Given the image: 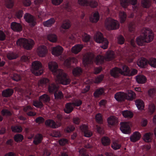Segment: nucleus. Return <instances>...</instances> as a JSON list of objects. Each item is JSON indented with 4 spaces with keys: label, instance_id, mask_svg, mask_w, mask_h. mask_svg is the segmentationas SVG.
<instances>
[{
    "label": "nucleus",
    "instance_id": "obj_43",
    "mask_svg": "<svg viewBox=\"0 0 156 156\" xmlns=\"http://www.w3.org/2000/svg\"><path fill=\"white\" fill-rule=\"evenodd\" d=\"M47 39L51 42H55L57 41V37L55 34H51L48 35Z\"/></svg>",
    "mask_w": 156,
    "mask_h": 156
},
{
    "label": "nucleus",
    "instance_id": "obj_2",
    "mask_svg": "<svg viewBox=\"0 0 156 156\" xmlns=\"http://www.w3.org/2000/svg\"><path fill=\"white\" fill-rule=\"evenodd\" d=\"M48 68L53 75L56 76L57 80L61 84L67 85L69 84L70 80L67 77L63 70L58 69V64L55 62H51L48 64Z\"/></svg>",
    "mask_w": 156,
    "mask_h": 156
},
{
    "label": "nucleus",
    "instance_id": "obj_56",
    "mask_svg": "<svg viewBox=\"0 0 156 156\" xmlns=\"http://www.w3.org/2000/svg\"><path fill=\"white\" fill-rule=\"evenodd\" d=\"M12 131L14 132L20 133L23 130V128L20 126H16L11 127Z\"/></svg>",
    "mask_w": 156,
    "mask_h": 156
},
{
    "label": "nucleus",
    "instance_id": "obj_32",
    "mask_svg": "<svg viewBox=\"0 0 156 156\" xmlns=\"http://www.w3.org/2000/svg\"><path fill=\"white\" fill-rule=\"evenodd\" d=\"M55 22L54 18H51L43 22V24L44 27H51Z\"/></svg>",
    "mask_w": 156,
    "mask_h": 156
},
{
    "label": "nucleus",
    "instance_id": "obj_5",
    "mask_svg": "<svg viewBox=\"0 0 156 156\" xmlns=\"http://www.w3.org/2000/svg\"><path fill=\"white\" fill-rule=\"evenodd\" d=\"M17 45L23 46L24 48L30 50L31 49L34 44V41L31 39L28 40L24 38L18 39L16 41Z\"/></svg>",
    "mask_w": 156,
    "mask_h": 156
},
{
    "label": "nucleus",
    "instance_id": "obj_15",
    "mask_svg": "<svg viewBox=\"0 0 156 156\" xmlns=\"http://www.w3.org/2000/svg\"><path fill=\"white\" fill-rule=\"evenodd\" d=\"M37 51L40 57H44L47 54L48 49L45 46L43 45H41L37 48Z\"/></svg>",
    "mask_w": 156,
    "mask_h": 156
},
{
    "label": "nucleus",
    "instance_id": "obj_55",
    "mask_svg": "<svg viewBox=\"0 0 156 156\" xmlns=\"http://www.w3.org/2000/svg\"><path fill=\"white\" fill-rule=\"evenodd\" d=\"M17 57V55L16 53L12 52H10L7 54V57L9 60L15 59Z\"/></svg>",
    "mask_w": 156,
    "mask_h": 156
},
{
    "label": "nucleus",
    "instance_id": "obj_31",
    "mask_svg": "<svg viewBox=\"0 0 156 156\" xmlns=\"http://www.w3.org/2000/svg\"><path fill=\"white\" fill-rule=\"evenodd\" d=\"M122 114L125 118L131 119L133 116V113L132 112L128 110L122 111Z\"/></svg>",
    "mask_w": 156,
    "mask_h": 156
},
{
    "label": "nucleus",
    "instance_id": "obj_33",
    "mask_svg": "<svg viewBox=\"0 0 156 156\" xmlns=\"http://www.w3.org/2000/svg\"><path fill=\"white\" fill-rule=\"evenodd\" d=\"M136 82L138 83L143 84L145 83L147 81L146 77L142 75H138L136 77Z\"/></svg>",
    "mask_w": 156,
    "mask_h": 156
},
{
    "label": "nucleus",
    "instance_id": "obj_1",
    "mask_svg": "<svg viewBox=\"0 0 156 156\" xmlns=\"http://www.w3.org/2000/svg\"><path fill=\"white\" fill-rule=\"evenodd\" d=\"M115 57L114 52L112 51H110L107 52L105 57L99 55L94 58L93 56H91L89 55L86 56L83 58V62L85 67L90 68L93 66L94 62L97 65H100L104 62L105 60L107 61H110L113 60Z\"/></svg>",
    "mask_w": 156,
    "mask_h": 156
},
{
    "label": "nucleus",
    "instance_id": "obj_28",
    "mask_svg": "<svg viewBox=\"0 0 156 156\" xmlns=\"http://www.w3.org/2000/svg\"><path fill=\"white\" fill-rule=\"evenodd\" d=\"M72 62L73 63H76L77 62V60L75 58L72 57L66 60L64 63L67 68H70L71 67V63Z\"/></svg>",
    "mask_w": 156,
    "mask_h": 156
},
{
    "label": "nucleus",
    "instance_id": "obj_9",
    "mask_svg": "<svg viewBox=\"0 0 156 156\" xmlns=\"http://www.w3.org/2000/svg\"><path fill=\"white\" fill-rule=\"evenodd\" d=\"M26 22L28 23L31 27H34L36 24V19L35 17L28 13H25L23 16Z\"/></svg>",
    "mask_w": 156,
    "mask_h": 156
},
{
    "label": "nucleus",
    "instance_id": "obj_57",
    "mask_svg": "<svg viewBox=\"0 0 156 156\" xmlns=\"http://www.w3.org/2000/svg\"><path fill=\"white\" fill-rule=\"evenodd\" d=\"M95 119L97 122L100 124L102 123L103 118L101 113H99L95 115Z\"/></svg>",
    "mask_w": 156,
    "mask_h": 156
},
{
    "label": "nucleus",
    "instance_id": "obj_17",
    "mask_svg": "<svg viewBox=\"0 0 156 156\" xmlns=\"http://www.w3.org/2000/svg\"><path fill=\"white\" fill-rule=\"evenodd\" d=\"M45 124L47 126L53 129H56L60 126L58 124L56 123L54 121L51 119L46 120L45 122Z\"/></svg>",
    "mask_w": 156,
    "mask_h": 156
},
{
    "label": "nucleus",
    "instance_id": "obj_42",
    "mask_svg": "<svg viewBox=\"0 0 156 156\" xmlns=\"http://www.w3.org/2000/svg\"><path fill=\"white\" fill-rule=\"evenodd\" d=\"M33 104L35 107L41 108L44 106L43 103L41 100H34L33 101Z\"/></svg>",
    "mask_w": 156,
    "mask_h": 156
},
{
    "label": "nucleus",
    "instance_id": "obj_8",
    "mask_svg": "<svg viewBox=\"0 0 156 156\" xmlns=\"http://www.w3.org/2000/svg\"><path fill=\"white\" fill-rule=\"evenodd\" d=\"M32 73L37 76L41 75L43 72L42 65L38 61L32 62Z\"/></svg>",
    "mask_w": 156,
    "mask_h": 156
},
{
    "label": "nucleus",
    "instance_id": "obj_59",
    "mask_svg": "<svg viewBox=\"0 0 156 156\" xmlns=\"http://www.w3.org/2000/svg\"><path fill=\"white\" fill-rule=\"evenodd\" d=\"M90 38V36L86 33H84L82 35V40L84 42H89Z\"/></svg>",
    "mask_w": 156,
    "mask_h": 156
},
{
    "label": "nucleus",
    "instance_id": "obj_54",
    "mask_svg": "<svg viewBox=\"0 0 156 156\" xmlns=\"http://www.w3.org/2000/svg\"><path fill=\"white\" fill-rule=\"evenodd\" d=\"M74 107H79L82 104V101L80 99H76L71 102Z\"/></svg>",
    "mask_w": 156,
    "mask_h": 156
},
{
    "label": "nucleus",
    "instance_id": "obj_7",
    "mask_svg": "<svg viewBox=\"0 0 156 156\" xmlns=\"http://www.w3.org/2000/svg\"><path fill=\"white\" fill-rule=\"evenodd\" d=\"M94 38L95 41L98 43H102L101 48L105 49L107 48L108 44V40L103 37V34L101 32H97L94 35Z\"/></svg>",
    "mask_w": 156,
    "mask_h": 156
},
{
    "label": "nucleus",
    "instance_id": "obj_34",
    "mask_svg": "<svg viewBox=\"0 0 156 156\" xmlns=\"http://www.w3.org/2000/svg\"><path fill=\"white\" fill-rule=\"evenodd\" d=\"M83 47L82 44H77L72 47L71 51L73 53L77 54L81 51Z\"/></svg>",
    "mask_w": 156,
    "mask_h": 156
},
{
    "label": "nucleus",
    "instance_id": "obj_40",
    "mask_svg": "<svg viewBox=\"0 0 156 156\" xmlns=\"http://www.w3.org/2000/svg\"><path fill=\"white\" fill-rule=\"evenodd\" d=\"M136 94L132 90L129 91L128 94H126V99L130 101H132L135 98Z\"/></svg>",
    "mask_w": 156,
    "mask_h": 156
},
{
    "label": "nucleus",
    "instance_id": "obj_26",
    "mask_svg": "<svg viewBox=\"0 0 156 156\" xmlns=\"http://www.w3.org/2000/svg\"><path fill=\"white\" fill-rule=\"evenodd\" d=\"M107 121L109 127H111L116 124L117 120L116 118L114 116H110L107 119Z\"/></svg>",
    "mask_w": 156,
    "mask_h": 156
},
{
    "label": "nucleus",
    "instance_id": "obj_21",
    "mask_svg": "<svg viewBox=\"0 0 156 156\" xmlns=\"http://www.w3.org/2000/svg\"><path fill=\"white\" fill-rule=\"evenodd\" d=\"M141 136L140 133L138 131H136L134 132L130 137V139L132 142H135L139 140Z\"/></svg>",
    "mask_w": 156,
    "mask_h": 156
},
{
    "label": "nucleus",
    "instance_id": "obj_58",
    "mask_svg": "<svg viewBox=\"0 0 156 156\" xmlns=\"http://www.w3.org/2000/svg\"><path fill=\"white\" fill-rule=\"evenodd\" d=\"M147 94L148 96L151 98H153L156 95V90L154 88H151L148 90Z\"/></svg>",
    "mask_w": 156,
    "mask_h": 156
},
{
    "label": "nucleus",
    "instance_id": "obj_35",
    "mask_svg": "<svg viewBox=\"0 0 156 156\" xmlns=\"http://www.w3.org/2000/svg\"><path fill=\"white\" fill-rule=\"evenodd\" d=\"M135 104L138 109L140 110H142L144 107V103L143 101L141 99L136 100L135 101Z\"/></svg>",
    "mask_w": 156,
    "mask_h": 156
},
{
    "label": "nucleus",
    "instance_id": "obj_19",
    "mask_svg": "<svg viewBox=\"0 0 156 156\" xmlns=\"http://www.w3.org/2000/svg\"><path fill=\"white\" fill-rule=\"evenodd\" d=\"M126 94L122 92L116 93L115 95V98L118 101H124L126 98Z\"/></svg>",
    "mask_w": 156,
    "mask_h": 156
},
{
    "label": "nucleus",
    "instance_id": "obj_64",
    "mask_svg": "<svg viewBox=\"0 0 156 156\" xmlns=\"http://www.w3.org/2000/svg\"><path fill=\"white\" fill-rule=\"evenodd\" d=\"M104 76L101 74L95 78V81L96 83H100L103 80Z\"/></svg>",
    "mask_w": 156,
    "mask_h": 156
},
{
    "label": "nucleus",
    "instance_id": "obj_12",
    "mask_svg": "<svg viewBox=\"0 0 156 156\" xmlns=\"http://www.w3.org/2000/svg\"><path fill=\"white\" fill-rule=\"evenodd\" d=\"M120 124V129L122 133L124 134H129L130 133L131 129L128 122H121Z\"/></svg>",
    "mask_w": 156,
    "mask_h": 156
},
{
    "label": "nucleus",
    "instance_id": "obj_18",
    "mask_svg": "<svg viewBox=\"0 0 156 156\" xmlns=\"http://www.w3.org/2000/svg\"><path fill=\"white\" fill-rule=\"evenodd\" d=\"M45 124L47 126L53 129H56L60 126L58 124L56 123L54 121L51 119L46 120L45 122Z\"/></svg>",
    "mask_w": 156,
    "mask_h": 156
},
{
    "label": "nucleus",
    "instance_id": "obj_52",
    "mask_svg": "<svg viewBox=\"0 0 156 156\" xmlns=\"http://www.w3.org/2000/svg\"><path fill=\"white\" fill-rule=\"evenodd\" d=\"M150 0H142L141 4L142 6L146 8H148L151 5Z\"/></svg>",
    "mask_w": 156,
    "mask_h": 156
},
{
    "label": "nucleus",
    "instance_id": "obj_39",
    "mask_svg": "<svg viewBox=\"0 0 156 156\" xmlns=\"http://www.w3.org/2000/svg\"><path fill=\"white\" fill-rule=\"evenodd\" d=\"M12 79L13 80L16 81H18L22 80H24L25 81H27V80L26 77H24L23 76L22 77L19 74L17 73H14L13 74Z\"/></svg>",
    "mask_w": 156,
    "mask_h": 156
},
{
    "label": "nucleus",
    "instance_id": "obj_61",
    "mask_svg": "<svg viewBox=\"0 0 156 156\" xmlns=\"http://www.w3.org/2000/svg\"><path fill=\"white\" fill-rule=\"evenodd\" d=\"M58 143L60 145L63 146L68 143V140L66 139L63 138L59 140Z\"/></svg>",
    "mask_w": 156,
    "mask_h": 156
},
{
    "label": "nucleus",
    "instance_id": "obj_3",
    "mask_svg": "<svg viewBox=\"0 0 156 156\" xmlns=\"http://www.w3.org/2000/svg\"><path fill=\"white\" fill-rule=\"evenodd\" d=\"M154 35L152 31L149 28L144 29L142 35L138 37L136 39V42L139 45L142 46L145 42H149L154 39Z\"/></svg>",
    "mask_w": 156,
    "mask_h": 156
},
{
    "label": "nucleus",
    "instance_id": "obj_22",
    "mask_svg": "<svg viewBox=\"0 0 156 156\" xmlns=\"http://www.w3.org/2000/svg\"><path fill=\"white\" fill-rule=\"evenodd\" d=\"M59 87L57 84L54 83L50 84L48 87V90L50 93H55L58 91L59 90Z\"/></svg>",
    "mask_w": 156,
    "mask_h": 156
},
{
    "label": "nucleus",
    "instance_id": "obj_53",
    "mask_svg": "<svg viewBox=\"0 0 156 156\" xmlns=\"http://www.w3.org/2000/svg\"><path fill=\"white\" fill-rule=\"evenodd\" d=\"M54 95L55 98L56 99H61L63 98L64 96L62 92L61 91H58L55 92L54 93Z\"/></svg>",
    "mask_w": 156,
    "mask_h": 156
},
{
    "label": "nucleus",
    "instance_id": "obj_16",
    "mask_svg": "<svg viewBox=\"0 0 156 156\" xmlns=\"http://www.w3.org/2000/svg\"><path fill=\"white\" fill-rule=\"evenodd\" d=\"M11 29L15 32H21L23 29L22 26L19 23L15 22H12L11 24Z\"/></svg>",
    "mask_w": 156,
    "mask_h": 156
},
{
    "label": "nucleus",
    "instance_id": "obj_24",
    "mask_svg": "<svg viewBox=\"0 0 156 156\" xmlns=\"http://www.w3.org/2000/svg\"><path fill=\"white\" fill-rule=\"evenodd\" d=\"M33 110V108L30 105L25 107L23 108L24 111L29 116H34L36 115V113L32 111Z\"/></svg>",
    "mask_w": 156,
    "mask_h": 156
},
{
    "label": "nucleus",
    "instance_id": "obj_10",
    "mask_svg": "<svg viewBox=\"0 0 156 156\" xmlns=\"http://www.w3.org/2000/svg\"><path fill=\"white\" fill-rule=\"evenodd\" d=\"M110 73L111 76L115 78L119 77L121 74L124 76V70L117 67L112 69L110 70Z\"/></svg>",
    "mask_w": 156,
    "mask_h": 156
},
{
    "label": "nucleus",
    "instance_id": "obj_51",
    "mask_svg": "<svg viewBox=\"0 0 156 156\" xmlns=\"http://www.w3.org/2000/svg\"><path fill=\"white\" fill-rule=\"evenodd\" d=\"M23 139L24 137L23 136L20 134H16L14 137V140L17 142L22 141L23 140Z\"/></svg>",
    "mask_w": 156,
    "mask_h": 156
},
{
    "label": "nucleus",
    "instance_id": "obj_60",
    "mask_svg": "<svg viewBox=\"0 0 156 156\" xmlns=\"http://www.w3.org/2000/svg\"><path fill=\"white\" fill-rule=\"evenodd\" d=\"M1 114L3 116H10L12 113L9 110L6 109H3L1 111Z\"/></svg>",
    "mask_w": 156,
    "mask_h": 156
},
{
    "label": "nucleus",
    "instance_id": "obj_4",
    "mask_svg": "<svg viewBox=\"0 0 156 156\" xmlns=\"http://www.w3.org/2000/svg\"><path fill=\"white\" fill-rule=\"evenodd\" d=\"M137 3V0H121L120 1L121 4L124 8H126L129 4L132 5L134 12L136 13V14L138 16L137 21L138 22L140 23L142 20L141 18L142 15V12L140 10L139 7L136 5Z\"/></svg>",
    "mask_w": 156,
    "mask_h": 156
},
{
    "label": "nucleus",
    "instance_id": "obj_13",
    "mask_svg": "<svg viewBox=\"0 0 156 156\" xmlns=\"http://www.w3.org/2000/svg\"><path fill=\"white\" fill-rule=\"evenodd\" d=\"M81 131L83 133L84 136L87 137H90L92 135V133L88 129V126L85 124H83L80 126Z\"/></svg>",
    "mask_w": 156,
    "mask_h": 156
},
{
    "label": "nucleus",
    "instance_id": "obj_46",
    "mask_svg": "<svg viewBox=\"0 0 156 156\" xmlns=\"http://www.w3.org/2000/svg\"><path fill=\"white\" fill-rule=\"evenodd\" d=\"M110 140L107 136L103 137L101 140L102 144L105 146H108L110 143Z\"/></svg>",
    "mask_w": 156,
    "mask_h": 156
},
{
    "label": "nucleus",
    "instance_id": "obj_50",
    "mask_svg": "<svg viewBox=\"0 0 156 156\" xmlns=\"http://www.w3.org/2000/svg\"><path fill=\"white\" fill-rule=\"evenodd\" d=\"M155 109V106L154 104L151 103L148 105V110L151 115L152 114L154 113Z\"/></svg>",
    "mask_w": 156,
    "mask_h": 156
},
{
    "label": "nucleus",
    "instance_id": "obj_41",
    "mask_svg": "<svg viewBox=\"0 0 156 156\" xmlns=\"http://www.w3.org/2000/svg\"><path fill=\"white\" fill-rule=\"evenodd\" d=\"M112 148L114 150L119 149L121 147V144L118 140H115L113 142L111 145Z\"/></svg>",
    "mask_w": 156,
    "mask_h": 156
},
{
    "label": "nucleus",
    "instance_id": "obj_47",
    "mask_svg": "<svg viewBox=\"0 0 156 156\" xmlns=\"http://www.w3.org/2000/svg\"><path fill=\"white\" fill-rule=\"evenodd\" d=\"M70 27V22L69 20H66L64 21L61 25V27L64 29H68Z\"/></svg>",
    "mask_w": 156,
    "mask_h": 156
},
{
    "label": "nucleus",
    "instance_id": "obj_6",
    "mask_svg": "<svg viewBox=\"0 0 156 156\" xmlns=\"http://www.w3.org/2000/svg\"><path fill=\"white\" fill-rule=\"evenodd\" d=\"M106 28L108 30H114L118 29L120 26L119 22L111 18H107L105 23Z\"/></svg>",
    "mask_w": 156,
    "mask_h": 156
},
{
    "label": "nucleus",
    "instance_id": "obj_29",
    "mask_svg": "<svg viewBox=\"0 0 156 156\" xmlns=\"http://www.w3.org/2000/svg\"><path fill=\"white\" fill-rule=\"evenodd\" d=\"M13 90L10 88H8L3 90L2 92L3 97H8L11 96L13 93Z\"/></svg>",
    "mask_w": 156,
    "mask_h": 156
},
{
    "label": "nucleus",
    "instance_id": "obj_25",
    "mask_svg": "<svg viewBox=\"0 0 156 156\" xmlns=\"http://www.w3.org/2000/svg\"><path fill=\"white\" fill-rule=\"evenodd\" d=\"M73 105L71 102L66 103L65 105V108L64 109V112L67 114L71 113L74 109V107Z\"/></svg>",
    "mask_w": 156,
    "mask_h": 156
},
{
    "label": "nucleus",
    "instance_id": "obj_62",
    "mask_svg": "<svg viewBox=\"0 0 156 156\" xmlns=\"http://www.w3.org/2000/svg\"><path fill=\"white\" fill-rule=\"evenodd\" d=\"M23 11L22 10H19L17 11L15 13V15L17 18L19 19L21 18L23 16Z\"/></svg>",
    "mask_w": 156,
    "mask_h": 156
},
{
    "label": "nucleus",
    "instance_id": "obj_30",
    "mask_svg": "<svg viewBox=\"0 0 156 156\" xmlns=\"http://www.w3.org/2000/svg\"><path fill=\"white\" fill-rule=\"evenodd\" d=\"M153 133L151 132L147 133H145L143 136V140L145 142H150L152 140V137Z\"/></svg>",
    "mask_w": 156,
    "mask_h": 156
},
{
    "label": "nucleus",
    "instance_id": "obj_38",
    "mask_svg": "<svg viewBox=\"0 0 156 156\" xmlns=\"http://www.w3.org/2000/svg\"><path fill=\"white\" fill-rule=\"evenodd\" d=\"M99 19V14L98 12L94 13L93 16L90 17V20L93 23H96Z\"/></svg>",
    "mask_w": 156,
    "mask_h": 156
},
{
    "label": "nucleus",
    "instance_id": "obj_20",
    "mask_svg": "<svg viewBox=\"0 0 156 156\" xmlns=\"http://www.w3.org/2000/svg\"><path fill=\"white\" fill-rule=\"evenodd\" d=\"M148 60L144 58H141L139 59L137 62V65L140 68H144L147 66Z\"/></svg>",
    "mask_w": 156,
    "mask_h": 156
},
{
    "label": "nucleus",
    "instance_id": "obj_36",
    "mask_svg": "<svg viewBox=\"0 0 156 156\" xmlns=\"http://www.w3.org/2000/svg\"><path fill=\"white\" fill-rule=\"evenodd\" d=\"M104 92V89L103 88L101 87L97 89L94 93V96L96 98H99L102 95Z\"/></svg>",
    "mask_w": 156,
    "mask_h": 156
},
{
    "label": "nucleus",
    "instance_id": "obj_45",
    "mask_svg": "<svg viewBox=\"0 0 156 156\" xmlns=\"http://www.w3.org/2000/svg\"><path fill=\"white\" fill-rule=\"evenodd\" d=\"M148 64L151 67L156 68V58L153 57H151L149 58L148 60Z\"/></svg>",
    "mask_w": 156,
    "mask_h": 156
},
{
    "label": "nucleus",
    "instance_id": "obj_37",
    "mask_svg": "<svg viewBox=\"0 0 156 156\" xmlns=\"http://www.w3.org/2000/svg\"><path fill=\"white\" fill-rule=\"evenodd\" d=\"M39 100L44 103L49 102L50 100V97L47 94H44L39 97Z\"/></svg>",
    "mask_w": 156,
    "mask_h": 156
},
{
    "label": "nucleus",
    "instance_id": "obj_44",
    "mask_svg": "<svg viewBox=\"0 0 156 156\" xmlns=\"http://www.w3.org/2000/svg\"><path fill=\"white\" fill-rule=\"evenodd\" d=\"M119 16L121 23H124L126 19L127 15L126 13L123 11H120L119 12Z\"/></svg>",
    "mask_w": 156,
    "mask_h": 156
},
{
    "label": "nucleus",
    "instance_id": "obj_49",
    "mask_svg": "<svg viewBox=\"0 0 156 156\" xmlns=\"http://www.w3.org/2000/svg\"><path fill=\"white\" fill-rule=\"evenodd\" d=\"M5 5L6 7L8 8H12L14 5V0H5Z\"/></svg>",
    "mask_w": 156,
    "mask_h": 156
},
{
    "label": "nucleus",
    "instance_id": "obj_48",
    "mask_svg": "<svg viewBox=\"0 0 156 156\" xmlns=\"http://www.w3.org/2000/svg\"><path fill=\"white\" fill-rule=\"evenodd\" d=\"M49 80L45 78H43L41 79L39 82V85L40 86H43L47 85L49 83Z\"/></svg>",
    "mask_w": 156,
    "mask_h": 156
},
{
    "label": "nucleus",
    "instance_id": "obj_27",
    "mask_svg": "<svg viewBox=\"0 0 156 156\" xmlns=\"http://www.w3.org/2000/svg\"><path fill=\"white\" fill-rule=\"evenodd\" d=\"M83 71L81 68L77 67L74 68L72 71V73L74 76H79L83 73Z\"/></svg>",
    "mask_w": 156,
    "mask_h": 156
},
{
    "label": "nucleus",
    "instance_id": "obj_23",
    "mask_svg": "<svg viewBox=\"0 0 156 156\" xmlns=\"http://www.w3.org/2000/svg\"><path fill=\"white\" fill-rule=\"evenodd\" d=\"M43 139V135L40 133H38L35 136L33 143L34 144L37 145L41 143Z\"/></svg>",
    "mask_w": 156,
    "mask_h": 156
},
{
    "label": "nucleus",
    "instance_id": "obj_63",
    "mask_svg": "<svg viewBox=\"0 0 156 156\" xmlns=\"http://www.w3.org/2000/svg\"><path fill=\"white\" fill-rule=\"evenodd\" d=\"M78 3L81 5H88L90 4L88 0H78Z\"/></svg>",
    "mask_w": 156,
    "mask_h": 156
},
{
    "label": "nucleus",
    "instance_id": "obj_11",
    "mask_svg": "<svg viewBox=\"0 0 156 156\" xmlns=\"http://www.w3.org/2000/svg\"><path fill=\"white\" fill-rule=\"evenodd\" d=\"M122 69L124 71V76H131L137 73V71L134 69H129V67L126 65L122 66Z\"/></svg>",
    "mask_w": 156,
    "mask_h": 156
},
{
    "label": "nucleus",
    "instance_id": "obj_14",
    "mask_svg": "<svg viewBox=\"0 0 156 156\" xmlns=\"http://www.w3.org/2000/svg\"><path fill=\"white\" fill-rule=\"evenodd\" d=\"M63 50V48L62 46L60 45H57L53 48L52 49L51 53L53 55L55 56H59L62 54Z\"/></svg>",
    "mask_w": 156,
    "mask_h": 156
}]
</instances>
